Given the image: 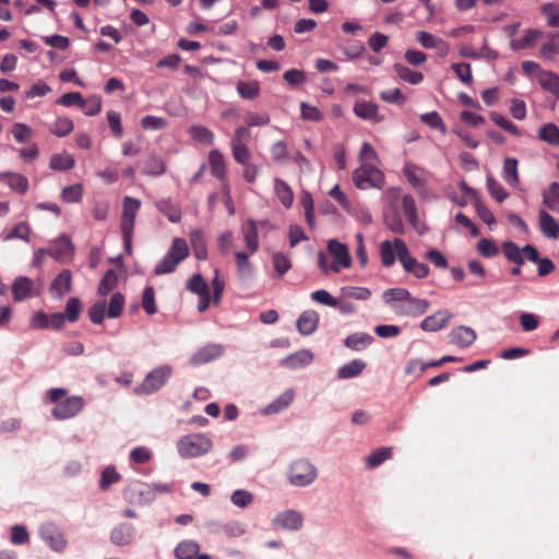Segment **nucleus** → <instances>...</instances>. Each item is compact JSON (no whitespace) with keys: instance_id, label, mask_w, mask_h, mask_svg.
<instances>
[{"instance_id":"9","label":"nucleus","mask_w":559,"mask_h":559,"mask_svg":"<svg viewBox=\"0 0 559 559\" xmlns=\"http://www.w3.org/2000/svg\"><path fill=\"white\" fill-rule=\"evenodd\" d=\"M84 407V400L81 396H70L56 404L51 414L56 419H68L78 415Z\"/></svg>"},{"instance_id":"50","label":"nucleus","mask_w":559,"mask_h":559,"mask_svg":"<svg viewBox=\"0 0 559 559\" xmlns=\"http://www.w3.org/2000/svg\"><path fill=\"white\" fill-rule=\"evenodd\" d=\"M166 166L164 160L155 155L150 156L145 160L144 174L147 176H160L165 173Z\"/></svg>"},{"instance_id":"59","label":"nucleus","mask_w":559,"mask_h":559,"mask_svg":"<svg viewBox=\"0 0 559 559\" xmlns=\"http://www.w3.org/2000/svg\"><path fill=\"white\" fill-rule=\"evenodd\" d=\"M487 189L490 195L500 203L509 195L503 187L491 176L487 177Z\"/></svg>"},{"instance_id":"33","label":"nucleus","mask_w":559,"mask_h":559,"mask_svg":"<svg viewBox=\"0 0 559 559\" xmlns=\"http://www.w3.org/2000/svg\"><path fill=\"white\" fill-rule=\"evenodd\" d=\"M372 341L373 337L371 335L368 333L359 332L348 335L345 338L344 344L346 347L359 352L369 346Z\"/></svg>"},{"instance_id":"42","label":"nucleus","mask_w":559,"mask_h":559,"mask_svg":"<svg viewBox=\"0 0 559 559\" xmlns=\"http://www.w3.org/2000/svg\"><path fill=\"white\" fill-rule=\"evenodd\" d=\"M249 251H238L235 253L237 273L240 278H248L252 275V265L249 261Z\"/></svg>"},{"instance_id":"39","label":"nucleus","mask_w":559,"mask_h":559,"mask_svg":"<svg viewBox=\"0 0 559 559\" xmlns=\"http://www.w3.org/2000/svg\"><path fill=\"white\" fill-rule=\"evenodd\" d=\"M5 182L15 193L25 194L28 190V179L19 173L8 171Z\"/></svg>"},{"instance_id":"47","label":"nucleus","mask_w":559,"mask_h":559,"mask_svg":"<svg viewBox=\"0 0 559 559\" xmlns=\"http://www.w3.org/2000/svg\"><path fill=\"white\" fill-rule=\"evenodd\" d=\"M191 245L194 249L197 259L204 260L207 257L206 248L204 243V237L200 229H193L189 234Z\"/></svg>"},{"instance_id":"23","label":"nucleus","mask_w":559,"mask_h":559,"mask_svg":"<svg viewBox=\"0 0 559 559\" xmlns=\"http://www.w3.org/2000/svg\"><path fill=\"white\" fill-rule=\"evenodd\" d=\"M12 295L15 301H22L33 297L34 282L26 276H19L12 284Z\"/></svg>"},{"instance_id":"34","label":"nucleus","mask_w":559,"mask_h":559,"mask_svg":"<svg viewBox=\"0 0 559 559\" xmlns=\"http://www.w3.org/2000/svg\"><path fill=\"white\" fill-rule=\"evenodd\" d=\"M365 367L366 364L362 360L354 359L338 368L337 378L341 380L355 378L362 372Z\"/></svg>"},{"instance_id":"38","label":"nucleus","mask_w":559,"mask_h":559,"mask_svg":"<svg viewBox=\"0 0 559 559\" xmlns=\"http://www.w3.org/2000/svg\"><path fill=\"white\" fill-rule=\"evenodd\" d=\"M381 262L385 267H390L395 263L396 260V246L395 239L393 241L384 240L380 243L379 248Z\"/></svg>"},{"instance_id":"48","label":"nucleus","mask_w":559,"mask_h":559,"mask_svg":"<svg viewBox=\"0 0 559 559\" xmlns=\"http://www.w3.org/2000/svg\"><path fill=\"white\" fill-rule=\"evenodd\" d=\"M544 204L551 211L559 213V183L551 182L548 191L543 194Z\"/></svg>"},{"instance_id":"28","label":"nucleus","mask_w":559,"mask_h":559,"mask_svg":"<svg viewBox=\"0 0 559 559\" xmlns=\"http://www.w3.org/2000/svg\"><path fill=\"white\" fill-rule=\"evenodd\" d=\"M354 114L362 120L379 121V108L378 105L371 102L357 100L354 105Z\"/></svg>"},{"instance_id":"30","label":"nucleus","mask_w":559,"mask_h":559,"mask_svg":"<svg viewBox=\"0 0 559 559\" xmlns=\"http://www.w3.org/2000/svg\"><path fill=\"white\" fill-rule=\"evenodd\" d=\"M518 159L514 157H507L503 160L502 178L510 187H518L520 182Z\"/></svg>"},{"instance_id":"20","label":"nucleus","mask_w":559,"mask_h":559,"mask_svg":"<svg viewBox=\"0 0 559 559\" xmlns=\"http://www.w3.org/2000/svg\"><path fill=\"white\" fill-rule=\"evenodd\" d=\"M313 361V354L310 350L301 349L281 359L280 366L287 369H298L309 366Z\"/></svg>"},{"instance_id":"12","label":"nucleus","mask_w":559,"mask_h":559,"mask_svg":"<svg viewBox=\"0 0 559 559\" xmlns=\"http://www.w3.org/2000/svg\"><path fill=\"white\" fill-rule=\"evenodd\" d=\"M429 308L426 299L415 298L411 295L404 304L392 305V310L399 316L417 317L425 313Z\"/></svg>"},{"instance_id":"21","label":"nucleus","mask_w":559,"mask_h":559,"mask_svg":"<svg viewBox=\"0 0 559 559\" xmlns=\"http://www.w3.org/2000/svg\"><path fill=\"white\" fill-rule=\"evenodd\" d=\"M449 337L452 344L466 348L475 342L476 332L472 328L460 325L451 331Z\"/></svg>"},{"instance_id":"46","label":"nucleus","mask_w":559,"mask_h":559,"mask_svg":"<svg viewBox=\"0 0 559 559\" xmlns=\"http://www.w3.org/2000/svg\"><path fill=\"white\" fill-rule=\"evenodd\" d=\"M502 252L504 257L518 265L524 264V258L522 249L513 241H504L502 243Z\"/></svg>"},{"instance_id":"3","label":"nucleus","mask_w":559,"mask_h":559,"mask_svg":"<svg viewBox=\"0 0 559 559\" xmlns=\"http://www.w3.org/2000/svg\"><path fill=\"white\" fill-rule=\"evenodd\" d=\"M173 367L160 365L152 369L133 391L138 395H151L159 391L170 379Z\"/></svg>"},{"instance_id":"35","label":"nucleus","mask_w":559,"mask_h":559,"mask_svg":"<svg viewBox=\"0 0 559 559\" xmlns=\"http://www.w3.org/2000/svg\"><path fill=\"white\" fill-rule=\"evenodd\" d=\"M537 138L549 145L559 146V128L552 122H547L539 128Z\"/></svg>"},{"instance_id":"40","label":"nucleus","mask_w":559,"mask_h":559,"mask_svg":"<svg viewBox=\"0 0 559 559\" xmlns=\"http://www.w3.org/2000/svg\"><path fill=\"white\" fill-rule=\"evenodd\" d=\"M209 163L212 174L218 179H224L226 175V165L222 153L217 150L211 151L209 154Z\"/></svg>"},{"instance_id":"52","label":"nucleus","mask_w":559,"mask_h":559,"mask_svg":"<svg viewBox=\"0 0 559 559\" xmlns=\"http://www.w3.org/2000/svg\"><path fill=\"white\" fill-rule=\"evenodd\" d=\"M237 91L242 98L254 99L260 94V85L257 81L251 82H238Z\"/></svg>"},{"instance_id":"24","label":"nucleus","mask_w":559,"mask_h":559,"mask_svg":"<svg viewBox=\"0 0 559 559\" xmlns=\"http://www.w3.org/2000/svg\"><path fill=\"white\" fill-rule=\"evenodd\" d=\"M543 32L536 28H527L520 38H513L510 41V48L514 51L532 48L535 43L542 38Z\"/></svg>"},{"instance_id":"10","label":"nucleus","mask_w":559,"mask_h":559,"mask_svg":"<svg viewBox=\"0 0 559 559\" xmlns=\"http://www.w3.org/2000/svg\"><path fill=\"white\" fill-rule=\"evenodd\" d=\"M187 288L199 296L198 310L204 312L211 301L209 284L200 274H194L189 278Z\"/></svg>"},{"instance_id":"37","label":"nucleus","mask_w":559,"mask_h":559,"mask_svg":"<svg viewBox=\"0 0 559 559\" xmlns=\"http://www.w3.org/2000/svg\"><path fill=\"white\" fill-rule=\"evenodd\" d=\"M537 82L545 91L554 95H559V76L556 73L544 70L539 72Z\"/></svg>"},{"instance_id":"19","label":"nucleus","mask_w":559,"mask_h":559,"mask_svg":"<svg viewBox=\"0 0 559 559\" xmlns=\"http://www.w3.org/2000/svg\"><path fill=\"white\" fill-rule=\"evenodd\" d=\"M451 319L452 314L448 310H438L433 314L425 318L420 323V328L424 331L437 332L445 328Z\"/></svg>"},{"instance_id":"1","label":"nucleus","mask_w":559,"mask_h":559,"mask_svg":"<svg viewBox=\"0 0 559 559\" xmlns=\"http://www.w3.org/2000/svg\"><path fill=\"white\" fill-rule=\"evenodd\" d=\"M213 449L212 440L204 433H190L179 438L177 451L182 459L203 456Z\"/></svg>"},{"instance_id":"29","label":"nucleus","mask_w":559,"mask_h":559,"mask_svg":"<svg viewBox=\"0 0 559 559\" xmlns=\"http://www.w3.org/2000/svg\"><path fill=\"white\" fill-rule=\"evenodd\" d=\"M72 275L69 270L61 271L50 285V293L57 297H62L71 290Z\"/></svg>"},{"instance_id":"62","label":"nucleus","mask_w":559,"mask_h":559,"mask_svg":"<svg viewBox=\"0 0 559 559\" xmlns=\"http://www.w3.org/2000/svg\"><path fill=\"white\" fill-rule=\"evenodd\" d=\"M31 228L27 223H20L7 235L4 240L22 239L26 242L29 241Z\"/></svg>"},{"instance_id":"11","label":"nucleus","mask_w":559,"mask_h":559,"mask_svg":"<svg viewBox=\"0 0 559 559\" xmlns=\"http://www.w3.org/2000/svg\"><path fill=\"white\" fill-rule=\"evenodd\" d=\"M41 539L57 552L66 549L67 540L61 531L52 523H44L39 528Z\"/></svg>"},{"instance_id":"17","label":"nucleus","mask_w":559,"mask_h":559,"mask_svg":"<svg viewBox=\"0 0 559 559\" xmlns=\"http://www.w3.org/2000/svg\"><path fill=\"white\" fill-rule=\"evenodd\" d=\"M46 250L50 257L60 261L72 254L73 247L70 238L67 235H61Z\"/></svg>"},{"instance_id":"15","label":"nucleus","mask_w":559,"mask_h":559,"mask_svg":"<svg viewBox=\"0 0 559 559\" xmlns=\"http://www.w3.org/2000/svg\"><path fill=\"white\" fill-rule=\"evenodd\" d=\"M263 224V222H257L254 219H247L246 223L241 226V233L243 237V241L247 246V250L249 253H255L259 248V235H258V225Z\"/></svg>"},{"instance_id":"55","label":"nucleus","mask_w":559,"mask_h":559,"mask_svg":"<svg viewBox=\"0 0 559 559\" xmlns=\"http://www.w3.org/2000/svg\"><path fill=\"white\" fill-rule=\"evenodd\" d=\"M117 286V274L114 270H108L98 285V294L108 295Z\"/></svg>"},{"instance_id":"6","label":"nucleus","mask_w":559,"mask_h":559,"mask_svg":"<svg viewBox=\"0 0 559 559\" xmlns=\"http://www.w3.org/2000/svg\"><path fill=\"white\" fill-rule=\"evenodd\" d=\"M395 246L397 258L407 273L413 274L416 278H425L429 274V267L411 255L403 239L395 238Z\"/></svg>"},{"instance_id":"57","label":"nucleus","mask_w":559,"mask_h":559,"mask_svg":"<svg viewBox=\"0 0 559 559\" xmlns=\"http://www.w3.org/2000/svg\"><path fill=\"white\" fill-rule=\"evenodd\" d=\"M142 307L145 310V312L150 316L157 312V307L155 304V292L152 286H147L143 290Z\"/></svg>"},{"instance_id":"27","label":"nucleus","mask_w":559,"mask_h":559,"mask_svg":"<svg viewBox=\"0 0 559 559\" xmlns=\"http://www.w3.org/2000/svg\"><path fill=\"white\" fill-rule=\"evenodd\" d=\"M538 225L543 235L547 238L559 237V225L556 219L545 210L538 213Z\"/></svg>"},{"instance_id":"51","label":"nucleus","mask_w":559,"mask_h":559,"mask_svg":"<svg viewBox=\"0 0 559 559\" xmlns=\"http://www.w3.org/2000/svg\"><path fill=\"white\" fill-rule=\"evenodd\" d=\"M189 134L193 140L203 143V144H212L214 141L213 132L203 126H192L189 129Z\"/></svg>"},{"instance_id":"63","label":"nucleus","mask_w":559,"mask_h":559,"mask_svg":"<svg viewBox=\"0 0 559 559\" xmlns=\"http://www.w3.org/2000/svg\"><path fill=\"white\" fill-rule=\"evenodd\" d=\"M230 500L238 508H247L253 501V496L247 490L237 489L231 493Z\"/></svg>"},{"instance_id":"31","label":"nucleus","mask_w":559,"mask_h":559,"mask_svg":"<svg viewBox=\"0 0 559 559\" xmlns=\"http://www.w3.org/2000/svg\"><path fill=\"white\" fill-rule=\"evenodd\" d=\"M274 192L284 207L289 209L293 205L294 192L285 181L274 179Z\"/></svg>"},{"instance_id":"14","label":"nucleus","mask_w":559,"mask_h":559,"mask_svg":"<svg viewBox=\"0 0 559 559\" xmlns=\"http://www.w3.org/2000/svg\"><path fill=\"white\" fill-rule=\"evenodd\" d=\"M224 353V347L219 344H207L199 348L189 358V364L193 367H198L212 360L219 358Z\"/></svg>"},{"instance_id":"8","label":"nucleus","mask_w":559,"mask_h":559,"mask_svg":"<svg viewBox=\"0 0 559 559\" xmlns=\"http://www.w3.org/2000/svg\"><path fill=\"white\" fill-rule=\"evenodd\" d=\"M304 524V515L296 510L288 509L278 512L272 519V526L281 531H298Z\"/></svg>"},{"instance_id":"45","label":"nucleus","mask_w":559,"mask_h":559,"mask_svg":"<svg viewBox=\"0 0 559 559\" xmlns=\"http://www.w3.org/2000/svg\"><path fill=\"white\" fill-rule=\"evenodd\" d=\"M75 160L69 153L53 154L49 166L53 170H69L74 167Z\"/></svg>"},{"instance_id":"22","label":"nucleus","mask_w":559,"mask_h":559,"mask_svg":"<svg viewBox=\"0 0 559 559\" xmlns=\"http://www.w3.org/2000/svg\"><path fill=\"white\" fill-rule=\"evenodd\" d=\"M135 535V528L128 523H121L112 528L110 533V540L117 546L130 545Z\"/></svg>"},{"instance_id":"58","label":"nucleus","mask_w":559,"mask_h":559,"mask_svg":"<svg viewBox=\"0 0 559 559\" xmlns=\"http://www.w3.org/2000/svg\"><path fill=\"white\" fill-rule=\"evenodd\" d=\"M490 118L491 120L497 124L499 126L501 129L510 132L511 134L515 135V136H521V131L520 129L514 124L512 123L511 121H509L506 117H503L502 115H500L499 112H496V111H492L490 114Z\"/></svg>"},{"instance_id":"64","label":"nucleus","mask_w":559,"mask_h":559,"mask_svg":"<svg viewBox=\"0 0 559 559\" xmlns=\"http://www.w3.org/2000/svg\"><path fill=\"white\" fill-rule=\"evenodd\" d=\"M273 265L280 276H283L292 267L290 260L282 252H276L272 257Z\"/></svg>"},{"instance_id":"4","label":"nucleus","mask_w":559,"mask_h":559,"mask_svg":"<svg viewBox=\"0 0 559 559\" xmlns=\"http://www.w3.org/2000/svg\"><path fill=\"white\" fill-rule=\"evenodd\" d=\"M317 476V467L306 459L295 460L287 471V480L295 487H307L316 480Z\"/></svg>"},{"instance_id":"5","label":"nucleus","mask_w":559,"mask_h":559,"mask_svg":"<svg viewBox=\"0 0 559 559\" xmlns=\"http://www.w3.org/2000/svg\"><path fill=\"white\" fill-rule=\"evenodd\" d=\"M353 181L358 189L382 188L384 175L374 164H362L353 173Z\"/></svg>"},{"instance_id":"18","label":"nucleus","mask_w":559,"mask_h":559,"mask_svg":"<svg viewBox=\"0 0 559 559\" xmlns=\"http://www.w3.org/2000/svg\"><path fill=\"white\" fill-rule=\"evenodd\" d=\"M402 210L412 227L416 229L420 235H423L426 231V228L419 222L416 202L412 195H403Z\"/></svg>"},{"instance_id":"26","label":"nucleus","mask_w":559,"mask_h":559,"mask_svg":"<svg viewBox=\"0 0 559 559\" xmlns=\"http://www.w3.org/2000/svg\"><path fill=\"white\" fill-rule=\"evenodd\" d=\"M295 392L293 389H287L280 396H277L273 402L267 404L263 409V415H272L280 413L287 408L292 402L294 401Z\"/></svg>"},{"instance_id":"25","label":"nucleus","mask_w":559,"mask_h":559,"mask_svg":"<svg viewBox=\"0 0 559 559\" xmlns=\"http://www.w3.org/2000/svg\"><path fill=\"white\" fill-rule=\"evenodd\" d=\"M318 323L319 314L314 310H306L297 319L296 326L300 334L310 335L317 330Z\"/></svg>"},{"instance_id":"2","label":"nucleus","mask_w":559,"mask_h":559,"mask_svg":"<svg viewBox=\"0 0 559 559\" xmlns=\"http://www.w3.org/2000/svg\"><path fill=\"white\" fill-rule=\"evenodd\" d=\"M189 246L183 238H174L167 253L155 265V275L173 273L178 264L189 255Z\"/></svg>"},{"instance_id":"43","label":"nucleus","mask_w":559,"mask_h":559,"mask_svg":"<svg viewBox=\"0 0 559 559\" xmlns=\"http://www.w3.org/2000/svg\"><path fill=\"white\" fill-rule=\"evenodd\" d=\"M392 456V448L383 447L374 450L366 457V464L369 468L380 466L384 461Z\"/></svg>"},{"instance_id":"36","label":"nucleus","mask_w":559,"mask_h":559,"mask_svg":"<svg viewBox=\"0 0 559 559\" xmlns=\"http://www.w3.org/2000/svg\"><path fill=\"white\" fill-rule=\"evenodd\" d=\"M199 543L192 539L181 540L175 548V557L177 559H193L199 552Z\"/></svg>"},{"instance_id":"60","label":"nucleus","mask_w":559,"mask_h":559,"mask_svg":"<svg viewBox=\"0 0 559 559\" xmlns=\"http://www.w3.org/2000/svg\"><path fill=\"white\" fill-rule=\"evenodd\" d=\"M420 121L432 129L440 130L442 133H445L447 131L445 126L437 111L423 114L420 116Z\"/></svg>"},{"instance_id":"61","label":"nucleus","mask_w":559,"mask_h":559,"mask_svg":"<svg viewBox=\"0 0 559 559\" xmlns=\"http://www.w3.org/2000/svg\"><path fill=\"white\" fill-rule=\"evenodd\" d=\"M119 478L120 476L117 473L116 468L114 466H107L102 473V477L99 479V487L103 490H107L112 484L117 483Z\"/></svg>"},{"instance_id":"53","label":"nucleus","mask_w":559,"mask_h":559,"mask_svg":"<svg viewBox=\"0 0 559 559\" xmlns=\"http://www.w3.org/2000/svg\"><path fill=\"white\" fill-rule=\"evenodd\" d=\"M83 187L81 183L68 186L61 191V199L66 203H78L82 200Z\"/></svg>"},{"instance_id":"49","label":"nucleus","mask_w":559,"mask_h":559,"mask_svg":"<svg viewBox=\"0 0 559 559\" xmlns=\"http://www.w3.org/2000/svg\"><path fill=\"white\" fill-rule=\"evenodd\" d=\"M157 209L167 216L173 223H178L181 218L180 211L169 199H162L156 203Z\"/></svg>"},{"instance_id":"7","label":"nucleus","mask_w":559,"mask_h":559,"mask_svg":"<svg viewBox=\"0 0 559 559\" xmlns=\"http://www.w3.org/2000/svg\"><path fill=\"white\" fill-rule=\"evenodd\" d=\"M328 252L332 257V272L338 273L341 270L348 269L352 265L350 254L345 243L331 239L328 241Z\"/></svg>"},{"instance_id":"56","label":"nucleus","mask_w":559,"mask_h":559,"mask_svg":"<svg viewBox=\"0 0 559 559\" xmlns=\"http://www.w3.org/2000/svg\"><path fill=\"white\" fill-rule=\"evenodd\" d=\"M124 297L121 293H115L109 301V306L107 309L108 318L115 319L118 318L123 309Z\"/></svg>"},{"instance_id":"32","label":"nucleus","mask_w":559,"mask_h":559,"mask_svg":"<svg viewBox=\"0 0 559 559\" xmlns=\"http://www.w3.org/2000/svg\"><path fill=\"white\" fill-rule=\"evenodd\" d=\"M547 38L539 49V56L545 60H551L559 56V33L548 34Z\"/></svg>"},{"instance_id":"41","label":"nucleus","mask_w":559,"mask_h":559,"mask_svg":"<svg viewBox=\"0 0 559 559\" xmlns=\"http://www.w3.org/2000/svg\"><path fill=\"white\" fill-rule=\"evenodd\" d=\"M393 68L399 78L409 84L417 85L424 80L423 73L414 71L403 64L396 63Z\"/></svg>"},{"instance_id":"54","label":"nucleus","mask_w":559,"mask_h":559,"mask_svg":"<svg viewBox=\"0 0 559 559\" xmlns=\"http://www.w3.org/2000/svg\"><path fill=\"white\" fill-rule=\"evenodd\" d=\"M50 131L57 136H66L73 131V122L67 117L58 118L50 127Z\"/></svg>"},{"instance_id":"44","label":"nucleus","mask_w":559,"mask_h":559,"mask_svg":"<svg viewBox=\"0 0 559 559\" xmlns=\"http://www.w3.org/2000/svg\"><path fill=\"white\" fill-rule=\"evenodd\" d=\"M409 292L406 288H390L386 289L383 295V301L392 308V305L404 304V301L408 298Z\"/></svg>"},{"instance_id":"16","label":"nucleus","mask_w":559,"mask_h":559,"mask_svg":"<svg viewBox=\"0 0 559 559\" xmlns=\"http://www.w3.org/2000/svg\"><path fill=\"white\" fill-rule=\"evenodd\" d=\"M126 493L132 502L140 504H147L155 500L151 484H134L127 489Z\"/></svg>"},{"instance_id":"13","label":"nucleus","mask_w":559,"mask_h":559,"mask_svg":"<svg viewBox=\"0 0 559 559\" xmlns=\"http://www.w3.org/2000/svg\"><path fill=\"white\" fill-rule=\"evenodd\" d=\"M141 207V201L131 197L123 199L120 227L121 231L133 233L134 221Z\"/></svg>"}]
</instances>
